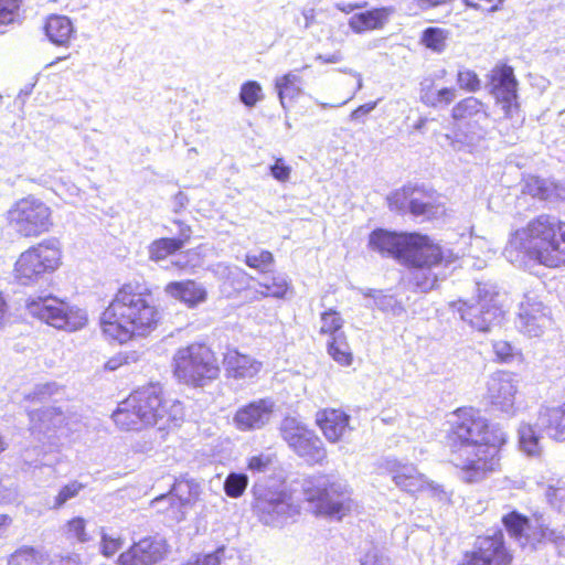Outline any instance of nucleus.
Masks as SVG:
<instances>
[{
	"label": "nucleus",
	"instance_id": "obj_1",
	"mask_svg": "<svg viewBox=\"0 0 565 565\" xmlns=\"http://www.w3.org/2000/svg\"><path fill=\"white\" fill-rule=\"evenodd\" d=\"M450 461L459 469V478L476 483L499 466L498 448L507 440L505 433L489 426L478 411L459 409L448 433Z\"/></svg>",
	"mask_w": 565,
	"mask_h": 565
},
{
	"label": "nucleus",
	"instance_id": "obj_2",
	"mask_svg": "<svg viewBox=\"0 0 565 565\" xmlns=\"http://www.w3.org/2000/svg\"><path fill=\"white\" fill-rule=\"evenodd\" d=\"M503 256L522 267L534 259L546 267L565 265V223L542 214L529 223L526 231H516L504 247Z\"/></svg>",
	"mask_w": 565,
	"mask_h": 565
},
{
	"label": "nucleus",
	"instance_id": "obj_3",
	"mask_svg": "<svg viewBox=\"0 0 565 565\" xmlns=\"http://www.w3.org/2000/svg\"><path fill=\"white\" fill-rule=\"evenodd\" d=\"M158 320L159 312L151 295L132 284L118 290L100 317L103 332L120 343L149 334Z\"/></svg>",
	"mask_w": 565,
	"mask_h": 565
},
{
	"label": "nucleus",
	"instance_id": "obj_4",
	"mask_svg": "<svg viewBox=\"0 0 565 565\" xmlns=\"http://www.w3.org/2000/svg\"><path fill=\"white\" fill-rule=\"evenodd\" d=\"M182 417L181 403L172 402L168 409L158 384L136 390L113 413L115 424L126 430H138L143 426L168 429L178 426Z\"/></svg>",
	"mask_w": 565,
	"mask_h": 565
},
{
	"label": "nucleus",
	"instance_id": "obj_5",
	"mask_svg": "<svg viewBox=\"0 0 565 565\" xmlns=\"http://www.w3.org/2000/svg\"><path fill=\"white\" fill-rule=\"evenodd\" d=\"M174 375L185 384L204 386L218 376L220 367L212 350L192 343L180 348L173 356Z\"/></svg>",
	"mask_w": 565,
	"mask_h": 565
},
{
	"label": "nucleus",
	"instance_id": "obj_6",
	"mask_svg": "<svg viewBox=\"0 0 565 565\" xmlns=\"http://www.w3.org/2000/svg\"><path fill=\"white\" fill-rule=\"evenodd\" d=\"M303 492L317 514L341 520L350 510L347 484L333 477L319 476L308 480Z\"/></svg>",
	"mask_w": 565,
	"mask_h": 565
},
{
	"label": "nucleus",
	"instance_id": "obj_7",
	"mask_svg": "<svg viewBox=\"0 0 565 565\" xmlns=\"http://www.w3.org/2000/svg\"><path fill=\"white\" fill-rule=\"evenodd\" d=\"M477 292L478 299L475 303L458 300L450 306L471 328L487 332L499 324L503 317L500 294L495 286L486 282L477 284Z\"/></svg>",
	"mask_w": 565,
	"mask_h": 565
},
{
	"label": "nucleus",
	"instance_id": "obj_8",
	"mask_svg": "<svg viewBox=\"0 0 565 565\" xmlns=\"http://www.w3.org/2000/svg\"><path fill=\"white\" fill-rule=\"evenodd\" d=\"M254 511L259 521L269 526L280 527L299 514V505L290 492L256 482L253 487Z\"/></svg>",
	"mask_w": 565,
	"mask_h": 565
},
{
	"label": "nucleus",
	"instance_id": "obj_9",
	"mask_svg": "<svg viewBox=\"0 0 565 565\" xmlns=\"http://www.w3.org/2000/svg\"><path fill=\"white\" fill-rule=\"evenodd\" d=\"M565 441V403L558 407H541L534 425L522 424L518 429L520 449L527 456L541 454V435Z\"/></svg>",
	"mask_w": 565,
	"mask_h": 565
},
{
	"label": "nucleus",
	"instance_id": "obj_10",
	"mask_svg": "<svg viewBox=\"0 0 565 565\" xmlns=\"http://www.w3.org/2000/svg\"><path fill=\"white\" fill-rule=\"evenodd\" d=\"M25 307L32 317L56 329L68 332L77 331L87 323L85 310L70 306L67 302L51 295L30 298Z\"/></svg>",
	"mask_w": 565,
	"mask_h": 565
},
{
	"label": "nucleus",
	"instance_id": "obj_11",
	"mask_svg": "<svg viewBox=\"0 0 565 565\" xmlns=\"http://www.w3.org/2000/svg\"><path fill=\"white\" fill-rule=\"evenodd\" d=\"M61 250L57 241H45L23 252L14 265L15 279L21 285L38 282L45 274L60 265Z\"/></svg>",
	"mask_w": 565,
	"mask_h": 565
},
{
	"label": "nucleus",
	"instance_id": "obj_12",
	"mask_svg": "<svg viewBox=\"0 0 565 565\" xmlns=\"http://www.w3.org/2000/svg\"><path fill=\"white\" fill-rule=\"evenodd\" d=\"M10 225L23 237H36L53 225L52 210L32 195L17 201L8 212Z\"/></svg>",
	"mask_w": 565,
	"mask_h": 565
},
{
	"label": "nucleus",
	"instance_id": "obj_13",
	"mask_svg": "<svg viewBox=\"0 0 565 565\" xmlns=\"http://www.w3.org/2000/svg\"><path fill=\"white\" fill-rule=\"evenodd\" d=\"M414 250L418 252L415 253V260L403 262L409 268L408 285L422 292H428L438 280V274L434 269L445 259L444 253L428 236Z\"/></svg>",
	"mask_w": 565,
	"mask_h": 565
},
{
	"label": "nucleus",
	"instance_id": "obj_14",
	"mask_svg": "<svg viewBox=\"0 0 565 565\" xmlns=\"http://www.w3.org/2000/svg\"><path fill=\"white\" fill-rule=\"evenodd\" d=\"M280 434L288 446L307 462L321 463L327 458L320 437L299 419L285 417L280 424Z\"/></svg>",
	"mask_w": 565,
	"mask_h": 565
},
{
	"label": "nucleus",
	"instance_id": "obj_15",
	"mask_svg": "<svg viewBox=\"0 0 565 565\" xmlns=\"http://www.w3.org/2000/svg\"><path fill=\"white\" fill-rule=\"evenodd\" d=\"M425 237L426 235L417 233H396L376 228L369 236V247L401 263L414 262L416 255L414 249L424 242Z\"/></svg>",
	"mask_w": 565,
	"mask_h": 565
},
{
	"label": "nucleus",
	"instance_id": "obj_16",
	"mask_svg": "<svg viewBox=\"0 0 565 565\" xmlns=\"http://www.w3.org/2000/svg\"><path fill=\"white\" fill-rule=\"evenodd\" d=\"M512 555L504 544L501 530L478 536L473 551L467 552L460 565H510Z\"/></svg>",
	"mask_w": 565,
	"mask_h": 565
},
{
	"label": "nucleus",
	"instance_id": "obj_17",
	"mask_svg": "<svg viewBox=\"0 0 565 565\" xmlns=\"http://www.w3.org/2000/svg\"><path fill=\"white\" fill-rule=\"evenodd\" d=\"M491 93L497 102L502 105V110L508 118H513L518 111L516 86L518 82L511 66L504 65L494 68L491 73Z\"/></svg>",
	"mask_w": 565,
	"mask_h": 565
},
{
	"label": "nucleus",
	"instance_id": "obj_18",
	"mask_svg": "<svg viewBox=\"0 0 565 565\" xmlns=\"http://www.w3.org/2000/svg\"><path fill=\"white\" fill-rule=\"evenodd\" d=\"M275 411L271 398H259L239 407L233 417L235 427L241 431H254L267 426Z\"/></svg>",
	"mask_w": 565,
	"mask_h": 565
},
{
	"label": "nucleus",
	"instance_id": "obj_19",
	"mask_svg": "<svg viewBox=\"0 0 565 565\" xmlns=\"http://www.w3.org/2000/svg\"><path fill=\"white\" fill-rule=\"evenodd\" d=\"M167 554L166 542L157 536L143 537L118 557L119 565H156Z\"/></svg>",
	"mask_w": 565,
	"mask_h": 565
},
{
	"label": "nucleus",
	"instance_id": "obj_20",
	"mask_svg": "<svg viewBox=\"0 0 565 565\" xmlns=\"http://www.w3.org/2000/svg\"><path fill=\"white\" fill-rule=\"evenodd\" d=\"M515 324L520 332L529 337H540L551 324V318L541 301L525 297L520 305Z\"/></svg>",
	"mask_w": 565,
	"mask_h": 565
},
{
	"label": "nucleus",
	"instance_id": "obj_21",
	"mask_svg": "<svg viewBox=\"0 0 565 565\" xmlns=\"http://www.w3.org/2000/svg\"><path fill=\"white\" fill-rule=\"evenodd\" d=\"M201 493V487L194 479L186 477H180L173 483V487L169 493L161 494L152 500V505L158 511H164V504L168 503L172 509H177L181 512V508L193 504Z\"/></svg>",
	"mask_w": 565,
	"mask_h": 565
},
{
	"label": "nucleus",
	"instance_id": "obj_22",
	"mask_svg": "<svg viewBox=\"0 0 565 565\" xmlns=\"http://www.w3.org/2000/svg\"><path fill=\"white\" fill-rule=\"evenodd\" d=\"M516 391V381L512 374L494 373L488 381L489 399L492 406L501 412H512Z\"/></svg>",
	"mask_w": 565,
	"mask_h": 565
},
{
	"label": "nucleus",
	"instance_id": "obj_23",
	"mask_svg": "<svg viewBox=\"0 0 565 565\" xmlns=\"http://www.w3.org/2000/svg\"><path fill=\"white\" fill-rule=\"evenodd\" d=\"M316 423L330 443L339 441L351 430L350 416L340 409H323L318 412Z\"/></svg>",
	"mask_w": 565,
	"mask_h": 565
},
{
	"label": "nucleus",
	"instance_id": "obj_24",
	"mask_svg": "<svg viewBox=\"0 0 565 565\" xmlns=\"http://www.w3.org/2000/svg\"><path fill=\"white\" fill-rule=\"evenodd\" d=\"M223 364L226 375L235 380H250L263 366L262 362L237 350H228L224 354Z\"/></svg>",
	"mask_w": 565,
	"mask_h": 565
},
{
	"label": "nucleus",
	"instance_id": "obj_25",
	"mask_svg": "<svg viewBox=\"0 0 565 565\" xmlns=\"http://www.w3.org/2000/svg\"><path fill=\"white\" fill-rule=\"evenodd\" d=\"M211 273L222 282L223 290L231 297L233 292H239L248 286L249 277L245 270L238 266H232L226 263H216L212 265Z\"/></svg>",
	"mask_w": 565,
	"mask_h": 565
},
{
	"label": "nucleus",
	"instance_id": "obj_26",
	"mask_svg": "<svg viewBox=\"0 0 565 565\" xmlns=\"http://www.w3.org/2000/svg\"><path fill=\"white\" fill-rule=\"evenodd\" d=\"M166 292L184 302L188 307L194 308L206 300L207 292L203 285L194 280L172 281L166 286Z\"/></svg>",
	"mask_w": 565,
	"mask_h": 565
},
{
	"label": "nucleus",
	"instance_id": "obj_27",
	"mask_svg": "<svg viewBox=\"0 0 565 565\" xmlns=\"http://www.w3.org/2000/svg\"><path fill=\"white\" fill-rule=\"evenodd\" d=\"M30 430L33 435H45L65 424V415L57 407H45L29 413Z\"/></svg>",
	"mask_w": 565,
	"mask_h": 565
},
{
	"label": "nucleus",
	"instance_id": "obj_28",
	"mask_svg": "<svg viewBox=\"0 0 565 565\" xmlns=\"http://www.w3.org/2000/svg\"><path fill=\"white\" fill-rule=\"evenodd\" d=\"M395 484L404 491L416 492L424 486L423 475L414 465H404L397 460L388 461Z\"/></svg>",
	"mask_w": 565,
	"mask_h": 565
},
{
	"label": "nucleus",
	"instance_id": "obj_29",
	"mask_svg": "<svg viewBox=\"0 0 565 565\" xmlns=\"http://www.w3.org/2000/svg\"><path fill=\"white\" fill-rule=\"evenodd\" d=\"M484 132L482 127H476L471 122H467L455 129L452 134H447L446 139L454 151L470 152L483 138Z\"/></svg>",
	"mask_w": 565,
	"mask_h": 565
},
{
	"label": "nucleus",
	"instance_id": "obj_30",
	"mask_svg": "<svg viewBox=\"0 0 565 565\" xmlns=\"http://www.w3.org/2000/svg\"><path fill=\"white\" fill-rule=\"evenodd\" d=\"M451 116L455 120L472 121L476 127H482L481 125L489 117L486 106L476 97H467L457 103L451 110Z\"/></svg>",
	"mask_w": 565,
	"mask_h": 565
},
{
	"label": "nucleus",
	"instance_id": "obj_31",
	"mask_svg": "<svg viewBox=\"0 0 565 565\" xmlns=\"http://www.w3.org/2000/svg\"><path fill=\"white\" fill-rule=\"evenodd\" d=\"M524 192L545 201L565 200V184L554 181L541 179L539 177H530L524 186Z\"/></svg>",
	"mask_w": 565,
	"mask_h": 565
},
{
	"label": "nucleus",
	"instance_id": "obj_32",
	"mask_svg": "<svg viewBox=\"0 0 565 565\" xmlns=\"http://www.w3.org/2000/svg\"><path fill=\"white\" fill-rule=\"evenodd\" d=\"M420 102L428 107H445L450 105L457 97V89L454 87L434 88L431 81L420 84Z\"/></svg>",
	"mask_w": 565,
	"mask_h": 565
},
{
	"label": "nucleus",
	"instance_id": "obj_33",
	"mask_svg": "<svg viewBox=\"0 0 565 565\" xmlns=\"http://www.w3.org/2000/svg\"><path fill=\"white\" fill-rule=\"evenodd\" d=\"M73 32V24L65 15H52L46 21L45 34L53 44L67 45Z\"/></svg>",
	"mask_w": 565,
	"mask_h": 565
},
{
	"label": "nucleus",
	"instance_id": "obj_34",
	"mask_svg": "<svg viewBox=\"0 0 565 565\" xmlns=\"http://www.w3.org/2000/svg\"><path fill=\"white\" fill-rule=\"evenodd\" d=\"M385 9H373L353 14L349 20V26L355 33H363L383 28L386 21Z\"/></svg>",
	"mask_w": 565,
	"mask_h": 565
},
{
	"label": "nucleus",
	"instance_id": "obj_35",
	"mask_svg": "<svg viewBox=\"0 0 565 565\" xmlns=\"http://www.w3.org/2000/svg\"><path fill=\"white\" fill-rule=\"evenodd\" d=\"M502 523L510 536L516 540L525 539L527 541L531 537L533 539V532L536 530V525H532L530 520L518 511L503 515Z\"/></svg>",
	"mask_w": 565,
	"mask_h": 565
},
{
	"label": "nucleus",
	"instance_id": "obj_36",
	"mask_svg": "<svg viewBox=\"0 0 565 565\" xmlns=\"http://www.w3.org/2000/svg\"><path fill=\"white\" fill-rule=\"evenodd\" d=\"M363 295L373 298L375 307L383 312L397 317L405 311L402 302L392 295H384L382 291L374 289H367Z\"/></svg>",
	"mask_w": 565,
	"mask_h": 565
},
{
	"label": "nucleus",
	"instance_id": "obj_37",
	"mask_svg": "<svg viewBox=\"0 0 565 565\" xmlns=\"http://www.w3.org/2000/svg\"><path fill=\"white\" fill-rule=\"evenodd\" d=\"M328 353L334 361L342 365H350L352 353L344 333L334 334L328 341Z\"/></svg>",
	"mask_w": 565,
	"mask_h": 565
},
{
	"label": "nucleus",
	"instance_id": "obj_38",
	"mask_svg": "<svg viewBox=\"0 0 565 565\" xmlns=\"http://www.w3.org/2000/svg\"><path fill=\"white\" fill-rule=\"evenodd\" d=\"M422 189L405 185L387 196L388 206L393 211L406 213L413 194H420Z\"/></svg>",
	"mask_w": 565,
	"mask_h": 565
},
{
	"label": "nucleus",
	"instance_id": "obj_39",
	"mask_svg": "<svg viewBox=\"0 0 565 565\" xmlns=\"http://www.w3.org/2000/svg\"><path fill=\"white\" fill-rule=\"evenodd\" d=\"M407 212L414 216L430 217L438 213V206L434 205L431 198L422 190L420 194H413Z\"/></svg>",
	"mask_w": 565,
	"mask_h": 565
},
{
	"label": "nucleus",
	"instance_id": "obj_40",
	"mask_svg": "<svg viewBox=\"0 0 565 565\" xmlns=\"http://www.w3.org/2000/svg\"><path fill=\"white\" fill-rule=\"evenodd\" d=\"M181 249V241L172 238H159L149 246V256L152 260H162L169 255Z\"/></svg>",
	"mask_w": 565,
	"mask_h": 565
},
{
	"label": "nucleus",
	"instance_id": "obj_41",
	"mask_svg": "<svg viewBox=\"0 0 565 565\" xmlns=\"http://www.w3.org/2000/svg\"><path fill=\"white\" fill-rule=\"evenodd\" d=\"M447 32L439 28H427L422 35V43L429 50L441 53L446 47Z\"/></svg>",
	"mask_w": 565,
	"mask_h": 565
},
{
	"label": "nucleus",
	"instance_id": "obj_42",
	"mask_svg": "<svg viewBox=\"0 0 565 565\" xmlns=\"http://www.w3.org/2000/svg\"><path fill=\"white\" fill-rule=\"evenodd\" d=\"M259 286L265 288L264 291L260 292L262 297H276V298H282L285 297L289 284L287 279L281 276H273L269 280L260 281Z\"/></svg>",
	"mask_w": 565,
	"mask_h": 565
},
{
	"label": "nucleus",
	"instance_id": "obj_43",
	"mask_svg": "<svg viewBox=\"0 0 565 565\" xmlns=\"http://www.w3.org/2000/svg\"><path fill=\"white\" fill-rule=\"evenodd\" d=\"M248 486L245 473L231 472L224 481V491L231 498H239Z\"/></svg>",
	"mask_w": 565,
	"mask_h": 565
},
{
	"label": "nucleus",
	"instance_id": "obj_44",
	"mask_svg": "<svg viewBox=\"0 0 565 565\" xmlns=\"http://www.w3.org/2000/svg\"><path fill=\"white\" fill-rule=\"evenodd\" d=\"M274 262V256L269 250H260L258 254L247 253L245 255V264L262 274L269 273Z\"/></svg>",
	"mask_w": 565,
	"mask_h": 565
},
{
	"label": "nucleus",
	"instance_id": "obj_45",
	"mask_svg": "<svg viewBox=\"0 0 565 565\" xmlns=\"http://www.w3.org/2000/svg\"><path fill=\"white\" fill-rule=\"evenodd\" d=\"M264 98L262 86L256 81H248L244 83L239 92V100L246 107H254L259 100Z\"/></svg>",
	"mask_w": 565,
	"mask_h": 565
},
{
	"label": "nucleus",
	"instance_id": "obj_46",
	"mask_svg": "<svg viewBox=\"0 0 565 565\" xmlns=\"http://www.w3.org/2000/svg\"><path fill=\"white\" fill-rule=\"evenodd\" d=\"M342 327L343 319L337 311L330 309L321 313V334H329L332 338L334 334L343 333Z\"/></svg>",
	"mask_w": 565,
	"mask_h": 565
},
{
	"label": "nucleus",
	"instance_id": "obj_47",
	"mask_svg": "<svg viewBox=\"0 0 565 565\" xmlns=\"http://www.w3.org/2000/svg\"><path fill=\"white\" fill-rule=\"evenodd\" d=\"M84 489V484L78 481H72L61 488L57 495L54 498V502L51 505L52 509H61L67 501L77 497L81 490Z\"/></svg>",
	"mask_w": 565,
	"mask_h": 565
},
{
	"label": "nucleus",
	"instance_id": "obj_48",
	"mask_svg": "<svg viewBox=\"0 0 565 565\" xmlns=\"http://www.w3.org/2000/svg\"><path fill=\"white\" fill-rule=\"evenodd\" d=\"M21 0H0V28L13 23L19 15ZM3 31L0 30V33Z\"/></svg>",
	"mask_w": 565,
	"mask_h": 565
},
{
	"label": "nucleus",
	"instance_id": "obj_49",
	"mask_svg": "<svg viewBox=\"0 0 565 565\" xmlns=\"http://www.w3.org/2000/svg\"><path fill=\"white\" fill-rule=\"evenodd\" d=\"M225 550V546L222 545L212 553L198 554L185 565H220L222 558L224 557Z\"/></svg>",
	"mask_w": 565,
	"mask_h": 565
},
{
	"label": "nucleus",
	"instance_id": "obj_50",
	"mask_svg": "<svg viewBox=\"0 0 565 565\" xmlns=\"http://www.w3.org/2000/svg\"><path fill=\"white\" fill-rule=\"evenodd\" d=\"M38 552L31 546H22L9 557V565H30L36 558Z\"/></svg>",
	"mask_w": 565,
	"mask_h": 565
},
{
	"label": "nucleus",
	"instance_id": "obj_51",
	"mask_svg": "<svg viewBox=\"0 0 565 565\" xmlns=\"http://www.w3.org/2000/svg\"><path fill=\"white\" fill-rule=\"evenodd\" d=\"M457 84L460 88L468 92H477L480 89L481 82L478 75L470 70L459 71L457 74Z\"/></svg>",
	"mask_w": 565,
	"mask_h": 565
},
{
	"label": "nucleus",
	"instance_id": "obj_52",
	"mask_svg": "<svg viewBox=\"0 0 565 565\" xmlns=\"http://www.w3.org/2000/svg\"><path fill=\"white\" fill-rule=\"evenodd\" d=\"M19 501L18 487L9 479L0 478V503L10 504Z\"/></svg>",
	"mask_w": 565,
	"mask_h": 565
},
{
	"label": "nucleus",
	"instance_id": "obj_53",
	"mask_svg": "<svg viewBox=\"0 0 565 565\" xmlns=\"http://www.w3.org/2000/svg\"><path fill=\"white\" fill-rule=\"evenodd\" d=\"M535 523L536 530L533 532V540L539 542L542 540H547L554 543H558L559 541L564 540L561 532L545 526L539 519L535 520Z\"/></svg>",
	"mask_w": 565,
	"mask_h": 565
},
{
	"label": "nucleus",
	"instance_id": "obj_54",
	"mask_svg": "<svg viewBox=\"0 0 565 565\" xmlns=\"http://www.w3.org/2000/svg\"><path fill=\"white\" fill-rule=\"evenodd\" d=\"M58 386L54 382L38 384L34 390L26 395L31 401H43L56 393Z\"/></svg>",
	"mask_w": 565,
	"mask_h": 565
},
{
	"label": "nucleus",
	"instance_id": "obj_55",
	"mask_svg": "<svg viewBox=\"0 0 565 565\" xmlns=\"http://www.w3.org/2000/svg\"><path fill=\"white\" fill-rule=\"evenodd\" d=\"M67 534L82 543L89 540L85 532V520L82 518H74L67 523Z\"/></svg>",
	"mask_w": 565,
	"mask_h": 565
},
{
	"label": "nucleus",
	"instance_id": "obj_56",
	"mask_svg": "<svg viewBox=\"0 0 565 565\" xmlns=\"http://www.w3.org/2000/svg\"><path fill=\"white\" fill-rule=\"evenodd\" d=\"M276 88L278 90V96L282 108H286L285 100L287 98L294 99L300 94V88L298 86H294L287 83H282L281 81L276 79Z\"/></svg>",
	"mask_w": 565,
	"mask_h": 565
},
{
	"label": "nucleus",
	"instance_id": "obj_57",
	"mask_svg": "<svg viewBox=\"0 0 565 565\" xmlns=\"http://www.w3.org/2000/svg\"><path fill=\"white\" fill-rule=\"evenodd\" d=\"M361 565H391L390 558L379 548H371L360 561Z\"/></svg>",
	"mask_w": 565,
	"mask_h": 565
},
{
	"label": "nucleus",
	"instance_id": "obj_58",
	"mask_svg": "<svg viewBox=\"0 0 565 565\" xmlns=\"http://www.w3.org/2000/svg\"><path fill=\"white\" fill-rule=\"evenodd\" d=\"M270 455L260 454L248 460V469L253 472H266L271 465Z\"/></svg>",
	"mask_w": 565,
	"mask_h": 565
},
{
	"label": "nucleus",
	"instance_id": "obj_59",
	"mask_svg": "<svg viewBox=\"0 0 565 565\" xmlns=\"http://www.w3.org/2000/svg\"><path fill=\"white\" fill-rule=\"evenodd\" d=\"M291 168L287 166L284 159H276L275 163L270 166L271 175L279 182H286L290 178Z\"/></svg>",
	"mask_w": 565,
	"mask_h": 565
},
{
	"label": "nucleus",
	"instance_id": "obj_60",
	"mask_svg": "<svg viewBox=\"0 0 565 565\" xmlns=\"http://www.w3.org/2000/svg\"><path fill=\"white\" fill-rule=\"evenodd\" d=\"M121 546V541L119 539H114L108 536L107 534H103L102 536V552L106 556L114 555Z\"/></svg>",
	"mask_w": 565,
	"mask_h": 565
},
{
	"label": "nucleus",
	"instance_id": "obj_61",
	"mask_svg": "<svg viewBox=\"0 0 565 565\" xmlns=\"http://www.w3.org/2000/svg\"><path fill=\"white\" fill-rule=\"evenodd\" d=\"M493 350L495 355L502 361H507L513 355V347L507 341L494 342Z\"/></svg>",
	"mask_w": 565,
	"mask_h": 565
},
{
	"label": "nucleus",
	"instance_id": "obj_62",
	"mask_svg": "<svg viewBox=\"0 0 565 565\" xmlns=\"http://www.w3.org/2000/svg\"><path fill=\"white\" fill-rule=\"evenodd\" d=\"M376 105H377V102H371V103L361 105L351 113L350 118L352 120H358L362 116L370 114L376 107Z\"/></svg>",
	"mask_w": 565,
	"mask_h": 565
},
{
	"label": "nucleus",
	"instance_id": "obj_63",
	"mask_svg": "<svg viewBox=\"0 0 565 565\" xmlns=\"http://www.w3.org/2000/svg\"><path fill=\"white\" fill-rule=\"evenodd\" d=\"M546 494L551 501L552 498L559 500V511L565 514V490L550 488Z\"/></svg>",
	"mask_w": 565,
	"mask_h": 565
},
{
	"label": "nucleus",
	"instance_id": "obj_64",
	"mask_svg": "<svg viewBox=\"0 0 565 565\" xmlns=\"http://www.w3.org/2000/svg\"><path fill=\"white\" fill-rule=\"evenodd\" d=\"M177 224L179 225V236L175 237L174 239L181 241V248H182L184 246V244L190 239L192 231H191L190 226H188L181 222H177Z\"/></svg>",
	"mask_w": 565,
	"mask_h": 565
}]
</instances>
